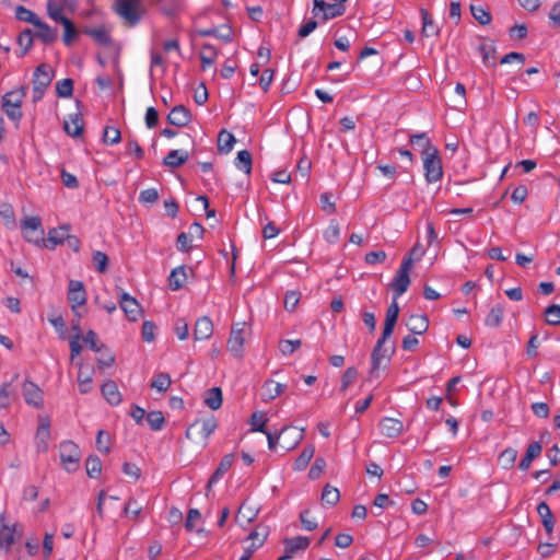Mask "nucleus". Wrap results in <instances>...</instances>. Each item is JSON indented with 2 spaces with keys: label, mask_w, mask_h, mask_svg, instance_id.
Segmentation results:
<instances>
[{
  "label": "nucleus",
  "mask_w": 560,
  "mask_h": 560,
  "mask_svg": "<svg viewBox=\"0 0 560 560\" xmlns=\"http://www.w3.org/2000/svg\"><path fill=\"white\" fill-rule=\"evenodd\" d=\"M541 444L539 442H533L528 445L525 456L521 459L518 468L523 471L530 467L533 459L538 457L541 453Z\"/></svg>",
  "instance_id": "obj_33"
},
{
  "label": "nucleus",
  "mask_w": 560,
  "mask_h": 560,
  "mask_svg": "<svg viewBox=\"0 0 560 560\" xmlns=\"http://www.w3.org/2000/svg\"><path fill=\"white\" fill-rule=\"evenodd\" d=\"M84 33L91 36L100 45L107 46L110 44V35L105 27L86 28Z\"/></svg>",
  "instance_id": "obj_44"
},
{
  "label": "nucleus",
  "mask_w": 560,
  "mask_h": 560,
  "mask_svg": "<svg viewBox=\"0 0 560 560\" xmlns=\"http://www.w3.org/2000/svg\"><path fill=\"white\" fill-rule=\"evenodd\" d=\"M411 270V260L402 259L398 270L396 271L392 282L390 289L394 291V298L401 296L410 284L409 272Z\"/></svg>",
  "instance_id": "obj_9"
},
{
  "label": "nucleus",
  "mask_w": 560,
  "mask_h": 560,
  "mask_svg": "<svg viewBox=\"0 0 560 560\" xmlns=\"http://www.w3.org/2000/svg\"><path fill=\"white\" fill-rule=\"evenodd\" d=\"M504 308L502 305L497 304L491 307L488 315L485 318V325L488 327H498L503 319Z\"/></svg>",
  "instance_id": "obj_39"
},
{
  "label": "nucleus",
  "mask_w": 560,
  "mask_h": 560,
  "mask_svg": "<svg viewBox=\"0 0 560 560\" xmlns=\"http://www.w3.org/2000/svg\"><path fill=\"white\" fill-rule=\"evenodd\" d=\"M287 387L285 383L268 378L261 386L260 398L265 402L272 401L277 397L281 396L285 392Z\"/></svg>",
  "instance_id": "obj_16"
},
{
  "label": "nucleus",
  "mask_w": 560,
  "mask_h": 560,
  "mask_svg": "<svg viewBox=\"0 0 560 560\" xmlns=\"http://www.w3.org/2000/svg\"><path fill=\"white\" fill-rule=\"evenodd\" d=\"M63 129L67 135L71 137H79L83 131V119L80 114H73L69 116V119L65 120Z\"/></svg>",
  "instance_id": "obj_32"
},
{
  "label": "nucleus",
  "mask_w": 560,
  "mask_h": 560,
  "mask_svg": "<svg viewBox=\"0 0 560 560\" xmlns=\"http://www.w3.org/2000/svg\"><path fill=\"white\" fill-rule=\"evenodd\" d=\"M73 92V81L71 79H62L56 84V93L59 97L68 98Z\"/></svg>",
  "instance_id": "obj_51"
},
{
  "label": "nucleus",
  "mask_w": 560,
  "mask_h": 560,
  "mask_svg": "<svg viewBox=\"0 0 560 560\" xmlns=\"http://www.w3.org/2000/svg\"><path fill=\"white\" fill-rule=\"evenodd\" d=\"M397 299L398 298H394L390 305L387 308L385 324L382 332L384 334V337H390L394 331L399 315V306Z\"/></svg>",
  "instance_id": "obj_22"
},
{
  "label": "nucleus",
  "mask_w": 560,
  "mask_h": 560,
  "mask_svg": "<svg viewBox=\"0 0 560 560\" xmlns=\"http://www.w3.org/2000/svg\"><path fill=\"white\" fill-rule=\"evenodd\" d=\"M267 422H268V418L266 417L265 412H262V411L254 412L250 417V424L253 425L252 431L265 432Z\"/></svg>",
  "instance_id": "obj_54"
},
{
  "label": "nucleus",
  "mask_w": 560,
  "mask_h": 560,
  "mask_svg": "<svg viewBox=\"0 0 560 560\" xmlns=\"http://www.w3.org/2000/svg\"><path fill=\"white\" fill-rule=\"evenodd\" d=\"M14 526L0 524V548L9 550L14 542Z\"/></svg>",
  "instance_id": "obj_40"
},
{
  "label": "nucleus",
  "mask_w": 560,
  "mask_h": 560,
  "mask_svg": "<svg viewBox=\"0 0 560 560\" xmlns=\"http://www.w3.org/2000/svg\"><path fill=\"white\" fill-rule=\"evenodd\" d=\"M310 545V539L304 536H296L284 540V555L280 560L291 559L298 551L305 550Z\"/></svg>",
  "instance_id": "obj_18"
},
{
  "label": "nucleus",
  "mask_w": 560,
  "mask_h": 560,
  "mask_svg": "<svg viewBox=\"0 0 560 560\" xmlns=\"http://www.w3.org/2000/svg\"><path fill=\"white\" fill-rule=\"evenodd\" d=\"M470 11L476 21L481 25H487L491 22V14L480 5H470Z\"/></svg>",
  "instance_id": "obj_52"
},
{
  "label": "nucleus",
  "mask_w": 560,
  "mask_h": 560,
  "mask_svg": "<svg viewBox=\"0 0 560 560\" xmlns=\"http://www.w3.org/2000/svg\"><path fill=\"white\" fill-rule=\"evenodd\" d=\"M102 394L112 406H117L121 401V395L113 381H107L102 385Z\"/></svg>",
  "instance_id": "obj_31"
},
{
  "label": "nucleus",
  "mask_w": 560,
  "mask_h": 560,
  "mask_svg": "<svg viewBox=\"0 0 560 560\" xmlns=\"http://www.w3.org/2000/svg\"><path fill=\"white\" fill-rule=\"evenodd\" d=\"M15 16L18 20L31 23L33 25L39 20V18L33 11L22 5H19L15 9Z\"/></svg>",
  "instance_id": "obj_56"
},
{
  "label": "nucleus",
  "mask_w": 560,
  "mask_h": 560,
  "mask_svg": "<svg viewBox=\"0 0 560 560\" xmlns=\"http://www.w3.org/2000/svg\"><path fill=\"white\" fill-rule=\"evenodd\" d=\"M257 516V511L253 510L252 508L246 506L245 504H242L240 506L238 513L236 515V521L238 523H250L255 520Z\"/></svg>",
  "instance_id": "obj_63"
},
{
  "label": "nucleus",
  "mask_w": 560,
  "mask_h": 560,
  "mask_svg": "<svg viewBox=\"0 0 560 560\" xmlns=\"http://www.w3.org/2000/svg\"><path fill=\"white\" fill-rule=\"evenodd\" d=\"M478 51L486 66H489L490 61L494 59L495 47L491 43H485L479 45Z\"/></svg>",
  "instance_id": "obj_60"
},
{
  "label": "nucleus",
  "mask_w": 560,
  "mask_h": 560,
  "mask_svg": "<svg viewBox=\"0 0 560 560\" xmlns=\"http://www.w3.org/2000/svg\"><path fill=\"white\" fill-rule=\"evenodd\" d=\"M335 4L326 3L324 0H314L313 14L317 16L323 13L324 20L334 19L342 14V9L338 8L337 4H341L347 0H334Z\"/></svg>",
  "instance_id": "obj_17"
},
{
  "label": "nucleus",
  "mask_w": 560,
  "mask_h": 560,
  "mask_svg": "<svg viewBox=\"0 0 560 560\" xmlns=\"http://www.w3.org/2000/svg\"><path fill=\"white\" fill-rule=\"evenodd\" d=\"M54 78L52 69L47 63L39 65L35 72L33 79V100L34 102L39 101L44 94L46 89L51 83Z\"/></svg>",
  "instance_id": "obj_5"
},
{
  "label": "nucleus",
  "mask_w": 560,
  "mask_h": 560,
  "mask_svg": "<svg viewBox=\"0 0 560 560\" xmlns=\"http://www.w3.org/2000/svg\"><path fill=\"white\" fill-rule=\"evenodd\" d=\"M96 447L100 452L107 454L110 450V436L108 432L100 430L96 435Z\"/></svg>",
  "instance_id": "obj_62"
},
{
  "label": "nucleus",
  "mask_w": 560,
  "mask_h": 560,
  "mask_svg": "<svg viewBox=\"0 0 560 560\" xmlns=\"http://www.w3.org/2000/svg\"><path fill=\"white\" fill-rule=\"evenodd\" d=\"M262 433L266 434L267 436L269 450L275 451L277 448L279 441L282 440L281 447L284 451H290L293 450L296 445H299L300 442L303 440L304 428L298 429L296 427L287 425L283 427L279 433H272L267 430H265V432Z\"/></svg>",
  "instance_id": "obj_1"
},
{
  "label": "nucleus",
  "mask_w": 560,
  "mask_h": 560,
  "mask_svg": "<svg viewBox=\"0 0 560 560\" xmlns=\"http://www.w3.org/2000/svg\"><path fill=\"white\" fill-rule=\"evenodd\" d=\"M33 33L31 30H24L18 37V44L23 48L22 56L25 55L33 46Z\"/></svg>",
  "instance_id": "obj_59"
},
{
  "label": "nucleus",
  "mask_w": 560,
  "mask_h": 560,
  "mask_svg": "<svg viewBox=\"0 0 560 560\" xmlns=\"http://www.w3.org/2000/svg\"><path fill=\"white\" fill-rule=\"evenodd\" d=\"M59 453L63 468L68 472L75 471L81 458V451L79 446L72 441H63L59 445Z\"/></svg>",
  "instance_id": "obj_6"
},
{
  "label": "nucleus",
  "mask_w": 560,
  "mask_h": 560,
  "mask_svg": "<svg viewBox=\"0 0 560 560\" xmlns=\"http://www.w3.org/2000/svg\"><path fill=\"white\" fill-rule=\"evenodd\" d=\"M235 143V137L233 133L221 130L218 136V149L222 153H229Z\"/></svg>",
  "instance_id": "obj_41"
},
{
  "label": "nucleus",
  "mask_w": 560,
  "mask_h": 560,
  "mask_svg": "<svg viewBox=\"0 0 560 560\" xmlns=\"http://www.w3.org/2000/svg\"><path fill=\"white\" fill-rule=\"evenodd\" d=\"M103 139L106 144H117L121 140L120 130L116 127L107 126L104 129Z\"/></svg>",
  "instance_id": "obj_57"
},
{
  "label": "nucleus",
  "mask_w": 560,
  "mask_h": 560,
  "mask_svg": "<svg viewBox=\"0 0 560 560\" xmlns=\"http://www.w3.org/2000/svg\"><path fill=\"white\" fill-rule=\"evenodd\" d=\"M422 18V34L427 37L436 36L439 34V26L434 23L431 15L425 11L421 10Z\"/></svg>",
  "instance_id": "obj_42"
},
{
  "label": "nucleus",
  "mask_w": 560,
  "mask_h": 560,
  "mask_svg": "<svg viewBox=\"0 0 560 560\" xmlns=\"http://www.w3.org/2000/svg\"><path fill=\"white\" fill-rule=\"evenodd\" d=\"M205 404L212 410L222 406V392L219 387H212L206 393Z\"/></svg>",
  "instance_id": "obj_43"
},
{
  "label": "nucleus",
  "mask_w": 560,
  "mask_h": 560,
  "mask_svg": "<svg viewBox=\"0 0 560 560\" xmlns=\"http://www.w3.org/2000/svg\"><path fill=\"white\" fill-rule=\"evenodd\" d=\"M68 300L71 304L72 311L75 312L77 307L86 303V292L84 285L79 280H70L68 288Z\"/></svg>",
  "instance_id": "obj_15"
},
{
  "label": "nucleus",
  "mask_w": 560,
  "mask_h": 560,
  "mask_svg": "<svg viewBox=\"0 0 560 560\" xmlns=\"http://www.w3.org/2000/svg\"><path fill=\"white\" fill-rule=\"evenodd\" d=\"M408 329L415 335H422L429 328V322L425 315H411L407 322Z\"/></svg>",
  "instance_id": "obj_35"
},
{
  "label": "nucleus",
  "mask_w": 560,
  "mask_h": 560,
  "mask_svg": "<svg viewBox=\"0 0 560 560\" xmlns=\"http://www.w3.org/2000/svg\"><path fill=\"white\" fill-rule=\"evenodd\" d=\"M141 0H119L117 2V13L130 25H136L141 16Z\"/></svg>",
  "instance_id": "obj_11"
},
{
  "label": "nucleus",
  "mask_w": 560,
  "mask_h": 560,
  "mask_svg": "<svg viewBox=\"0 0 560 560\" xmlns=\"http://www.w3.org/2000/svg\"><path fill=\"white\" fill-rule=\"evenodd\" d=\"M423 162V170H424V177L425 180L431 183H436L442 179L443 177V167H442V161L439 155V151H431L425 156L422 158Z\"/></svg>",
  "instance_id": "obj_7"
},
{
  "label": "nucleus",
  "mask_w": 560,
  "mask_h": 560,
  "mask_svg": "<svg viewBox=\"0 0 560 560\" xmlns=\"http://www.w3.org/2000/svg\"><path fill=\"white\" fill-rule=\"evenodd\" d=\"M247 330L245 323L234 324L231 328L230 337L228 339V350L237 359L244 354V343Z\"/></svg>",
  "instance_id": "obj_10"
},
{
  "label": "nucleus",
  "mask_w": 560,
  "mask_h": 560,
  "mask_svg": "<svg viewBox=\"0 0 560 560\" xmlns=\"http://www.w3.org/2000/svg\"><path fill=\"white\" fill-rule=\"evenodd\" d=\"M167 120L171 125L184 127L190 121V113L183 105H177L170 112Z\"/></svg>",
  "instance_id": "obj_24"
},
{
  "label": "nucleus",
  "mask_w": 560,
  "mask_h": 560,
  "mask_svg": "<svg viewBox=\"0 0 560 560\" xmlns=\"http://www.w3.org/2000/svg\"><path fill=\"white\" fill-rule=\"evenodd\" d=\"M315 447L313 445H307L304 447L300 456L295 459L293 464V468L295 470H303L308 465L310 460L314 456Z\"/></svg>",
  "instance_id": "obj_45"
},
{
  "label": "nucleus",
  "mask_w": 560,
  "mask_h": 560,
  "mask_svg": "<svg viewBox=\"0 0 560 560\" xmlns=\"http://www.w3.org/2000/svg\"><path fill=\"white\" fill-rule=\"evenodd\" d=\"M145 420L153 431L161 430L165 421L161 411H150L147 415Z\"/></svg>",
  "instance_id": "obj_55"
},
{
  "label": "nucleus",
  "mask_w": 560,
  "mask_h": 560,
  "mask_svg": "<svg viewBox=\"0 0 560 560\" xmlns=\"http://www.w3.org/2000/svg\"><path fill=\"white\" fill-rule=\"evenodd\" d=\"M380 431L387 438H398L404 431V424L396 418L385 417L380 421Z\"/></svg>",
  "instance_id": "obj_20"
},
{
  "label": "nucleus",
  "mask_w": 560,
  "mask_h": 560,
  "mask_svg": "<svg viewBox=\"0 0 560 560\" xmlns=\"http://www.w3.org/2000/svg\"><path fill=\"white\" fill-rule=\"evenodd\" d=\"M171 376L167 373H159L151 382V387L160 393L166 392L171 385Z\"/></svg>",
  "instance_id": "obj_50"
},
{
  "label": "nucleus",
  "mask_w": 560,
  "mask_h": 560,
  "mask_svg": "<svg viewBox=\"0 0 560 560\" xmlns=\"http://www.w3.org/2000/svg\"><path fill=\"white\" fill-rule=\"evenodd\" d=\"M233 462H234V456L232 454H228L221 459L215 471L212 474V476L208 480V483H207L208 489H211L212 486L215 485L223 477V475L232 467Z\"/></svg>",
  "instance_id": "obj_26"
},
{
  "label": "nucleus",
  "mask_w": 560,
  "mask_h": 560,
  "mask_svg": "<svg viewBox=\"0 0 560 560\" xmlns=\"http://www.w3.org/2000/svg\"><path fill=\"white\" fill-rule=\"evenodd\" d=\"M119 306L129 320L136 322L141 317V305L135 298L126 292H122L119 298Z\"/></svg>",
  "instance_id": "obj_13"
},
{
  "label": "nucleus",
  "mask_w": 560,
  "mask_h": 560,
  "mask_svg": "<svg viewBox=\"0 0 560 560\" xmlns=\"http://www.w3.org/2000/svg\"><path fill=\"white\" fill-rule=\"evenodd\" d=\"M50 439L49 421L43 420L35 434V446L37 452H46Z\"/></svg>",
  "instance_id": "obj_23"
},
{
  "label": "nucleus",
  "mask_w": 560,
  "mask_h": 560,
  "mask_svg": "<svg viewBox=\"0 0 560 560\" xmlns=\"http://www.w3.org/2000/svg\"><path fill=\"white\" fill-rule=\"evenodd\" d=\"M187 275L184 266L174 268L168 276V285L173 291L182 289L186 282Z\"/></svg>",
  "instance_id": "obj_36"
},
{
  "label": "nucleus",
  "mask_w": 560,
  "mask_h": 560,
  "mask_svg": "<svg viewBox=\"0 0 560 560\" xmlns=\"http://www.w3.org/2000/svg\"><path fill=\"white\" fill-rule=\"evenodd\" d=\"M86 474L90 478H96L102 471V462L97 456H90L86 459Z\"/></svg>",
  "instance_id": "obj_53"
},
{
  "label": "nucleus",
  "mask_w": 560,
  "mask_h": 560,
  "mask_svg": "<svg viewBox=\"0 0 560 560\" xmlns=\"http://www.w3.org/2000/svg\"><path fill=\"white\" fill-rule=\"evenodd\" d=\"M0 217L9 229L15 226V214L13 207L8 202L0 203Z\"/></svg>",
  "instance_id": "obj_48"
},
{
  "label": "nucleus",
  "mask_w": 560,
  "mask_h": 560,
  "mask_svg": "<svg viewBox=\"0 0 560 560\" xmlns=\"http://www.w3.org/2000/svg\"><path fill=\"white\" fill-rule=\"evenodd\" d=\"M21 230L23 237L28 243H33L37 246L45 244L44 229L42 228V221L39 217H26L21 221Z\"/></svg>",
  "instance_id": "obj_3"
},
{
  "label": "nucleus",
  "mask_w": 560,
  "mask_h": 560,
  "mask_svg": "<svg viewBox=\"0 0 560 560\" xmlns=\"http://www.w3.org/2000/svg\"><path fill=\"white\" fill-rule=\"evenodd\" d=\"M517 458V451L512 447H508L501 452L499 456V463L504 469H510L514 466Z\"/></svg>",
  "instance_id": "obj_47"
},
{
  "label": "nucleus",
  "mask_w": 560,
  "mask_h": 560,
  "mask_svg": "<svg viewBox=\"0 0 560 560\" xmlns=\"http://www.w3.org/2000/svg\"><path fill=\"white\" fill-rule=\"evenodd\" d=\"M235 166L243 171L245 174H249L252 171V155L247 150L237 152L235 159Z\"/></svg>",
  "instance_id": "obj_46"
},
{
  "label": "nucleus",
  "mask_w": 560,
  "mask_h": 560,
  "mask_svg": "<svg viewBox=\"0 0 560 560\" xmlns=\"http://www.w3.org/2000/svg\"><path fill=\"white\" fill-rule=\"evenodd\" d=\"M77 0H47L46 14L51 21L68 19L63 13H74L77 11Z\"/></svg>",
  "instance_id": "obj_8"
},
{
  "label": "nucleus",
  "mask_w": 560,
  "mask_h": 560,
  "mask_svg": "<svg viewBox=\"0 0 560 560\" xmlns=\"http://www.w3.org/2000/svg\"><path fill=\"white\" fill-rule=\"evenodd\" d=\"M68 232H69L68 225H61L59 228H54V229L49 230L48 238H47V242L49 244H47L45 242L44 246L49 247V248H55L57 245L65 243V241L67 240V237L69 235Z\"/></svg>",
  "instance_id": "obj_28"
},
{
  "label": "nucleus",
  "mask_w": 560,
  "mask_h": 560,
  "mask_svg": "<svg viewBox=\"0 0 560 560\" xmlns=\"http://www.w3.org/2000/svg\"><path fill=\"white\" fill-rule=\"evenodd\" d=\"M301 347V340L300 339H283L279 342V350L280 352L288 357L291 355L296 349Z\"/></svg>",
  "instance_id": "obj_58"
},
{
  "label": "nucleus",
  "mask_w": 560,
  "mask_h": 560,
  "mask_svg": "<svg viewBox=\"0 0 560 560\" xmlns=\"http://www.w3.org/2000/svg\"><path fill=\"white\" fill-rule=\"evenodd\" d=\"M546 314V322L549 325H559L560 324V305L552 304L548 306L545 311Z\"/></svg>",
  "instance_id": "obj_64"
},
{
  "label": "nucleus",
  "mask_w": 560,
  "mask_h": 560,
  "mask_svg": "<svg viewBox=\"0 0 560 560\" xmlns=\"http://www.w3.org/2000/svg\"><path fill=\"white\" fill-rule=\"evenodd\" d=\"M268 533L265 527H257L255 530L250 532L247 537V540L250 542L244 548L240 560H249L254 552L264 545Z\"/></svg>",
  "instance_id": "obj_12"
},
{
  "label": "nucleus",
  "mask_w": 560,
  "mask_h": 560,
  "mask_svg": "<svg viewBox=\"0 0 560 560\" xmlns=\"http://www.w3.org/2000/svg\"><path fill=\"white\" fill-rule=\"evenodd\" d=\"M188 159L187 152L183 150H172L164 158V164L168 167H178L183 165Z\"/></svg>",
  "instance_id": "obj_38"
},
{
  "label": "nucleus",
  "mask_w": 560,
  "mask_h": 560,
  "mask_svg": "<svg viewBox=\"0 0 560 560\" xmlns=\"http://www.w3.org/2000/svg\"><path fill=\"white\" fill-rule=\"evenodd\" d=\"M34 26L37 28L35 34L36 37L44 44H50L57 39V31L40 19L34 24Z\"/></svg>",
  "instance_id": "obj_27"
},
{
  "label": "nucleus",
  "mask_w": 560,
  "mask_h": 560,
  "mask_svg": "<svg viewBox=\"0 0 560 560\" xmlns=\"http://www.w3.org/2000/svg\"><path fill=\"white\" fill-rule=\"evenodd\" d=\"M537 513L541 520V523L547 532V534H551L555 526V518L549 505L542 501L537 505Z\"/></svg>",
  "instance_id": "obj_34"
},
{
  "label": "nucleus",
  "mask_w": 560,
  "mask_h": 560,
  "mask_svg": "<svg viewBox=\"0 0 560 560\" xmlns=\"http://www.w3.org/2000/svg\"><path fill=\"white\" fill-rule=\"evenodd\" d=\"M212 332L213 324L209 317L202 316L196 320L194 329V338L196 341L209 339L212 336Z\"/></svg>",
  "instance_id": "obj_21"
},
{
  "label": "nucleus",
  "mask_w": 560,
  "mask_h": 560,
  "mask_svg": "<svg viewBox=\"0 0 560 560\" xmlns=\"http://www.w3.org/2000/svg\"><path fill=\"white\" fill-rule=\"evenodd\" d=\"M340 499L339 490L330 485H326L322 492V501L328 505H335Z\"/></svg>",
  "instance_id": "obj_49"
},
{
  "label": "nucleus",
  "mask_w": 560,
  "mask_h": 560,
  "mask_svg": "<svg viewBox=\"0 0 560 560\" xmlns=\"http://www.w3.org/2000/svg\"><path fill=\"white\" fill-rule=\"evenodd\" d=\"M339 236H340L339 224L335 220H331L329 225L327 226V229L324 232V238L328 243L334 244L339 240Z\"/></svg>",
  "instance_id": "obj_61"
},
{
  "label": "nucleus",
  "mask_w": 560,
  "mask_h": 560,
  "mask_svg": "<svg viewBox=\"0 0 560 560\" xmlns=\"http://www.w3.org/2000/svg\"><path fill=\"white\" fill-rule=\"evenodd\" d=\"M22 393L24 400L28 406L43 408L44 393L35 383L25 381L22 386Z\"/></svg>",
  "instance_id": "obj_14"
},
{
  "label": "nucleus",
  "mask_w": 560,
  "mask_h": 560,
  "mask_svg": "<svg viewBox=\"0 0 560 560\" xmlns=\"http://www.w3.org/2000/svg\"><path fill=\"white\" fill-rule=\"evenodd\" d=\"M159 9L164 15L175 18L184 11L185 2L184 0H160Z\"/></svg>",
  "instance_id": "obj_25"
},
{
  "label": "nucleus",
  "mask_w": 560,
  "mask_h": 560,
  "mask_svg": "<svg viewBox=\"0 0 560 560\" xmlns=\"http://www.w3.org/2000/svg\"><path fill=\"white\" fill-rule=\"evenodd\" d=\"M24 96V88L10 91L2 96V109L12 121L18 122L22 118L21 107Z\"/></svg>",
  "instance_id": "obj_2"
},
{
  "label": "nucleus",
  "mask_w": 560,
  "mask_h": 560,
  "mask_svg": "<svg viewBox=\"0 0 560 560\" xmlns=\"http://www.w3.org/2000/svg\"><path fill=\"white\" fill-rule=\"evenodd\" d=\"M409 141L413 147L421 150L422 158L425 156L428 152L430 153L431 151L438 150L436 147L431 143L425 132L410 135Z\"/></svg>",
  "instance_id": "obj_30"
},
{
  "label": "nucleus",
  "mask_w": 560,
  "mask_h": 560,
  "mask_svg": "<svg viewBox=\"0 0 560 560\" xmlns=\"http://www.w3.org/2000/svg\"><path fill=\"white\" fill-rule=\"evenodd\" d=\"M217 421L214 418L205 419L202 421H196L186 430V438L189 440L194 439V430L199 428V434L202 440H207L217 429Z\"/></svg>",
  "instance_id": "obj_19"
},
{
  "label": "nucleus",
  "mask_w": 560,
  "mask_h": 560,
  "mask_svg": "<svg viewBox=\"0 0 560 560\" xmlns=\"http://www.w3.org/2000/svg\"><path fill=\"white\" fill-rule=\"evenodd\" d=\"M218 57V50L210 44H203L199 51V58L201 62V69L206 71L214 65Z\"/></svg>",
  "instance_id": "obj_29"
},
{
  "label": "nucleus",
  "mask_w": 560,
  "mask_h": 560,
  "mask_svg": "<svg viewBox=\"0 0 560 560\" xmlns=\"http://www.w3.org/2000/svg\"><path fill=\"white\" fill-rule=\"evenodd\" d=\"M390 337H384V334H382L381 338L377 340L371 355V370H370V377H378V371L382 366V362L384 360L389 361L392 354L395 351L394 346L392 347H385V342Z\"/></svg>",
  "instance_id": "obj_4"
},
{
  "label": "nucleus",
  "mask_w": 560,
  "mask_h": 560,
  "mask_svg": "<svg viewBox=\"0 0 560 560\" xmlns=\"http://www.w3.org/2000/svg\"><path fill=\"white\" fill-rule=\"evenodd\" d=\"M56 23H60L63 26V36L62 40L66 46H71L75 38L79 36V32L73 25L70 19L55 21Z\"/></svg>",
  "instance_id": "obj_37"
}]
</instances>
